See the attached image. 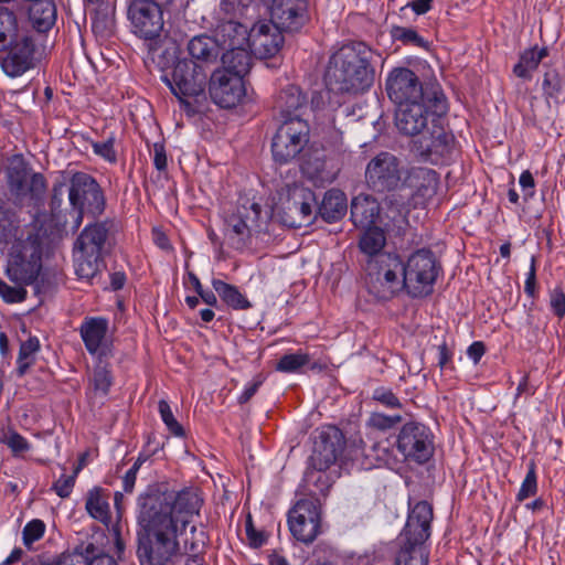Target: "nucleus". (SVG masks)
Masks as SVG:
<instances>
[{
  "mask_svg": "<svg viewBox=\"0 0 565 565\" xmlns=\"http://www.w3.org/2000/svg\"><path fill=\"white\" fill-rule=\"evenodd\" d=\"M203 500L194 488L149 490L138 498L140 526L138 557L141 565H173L188 556L185 565H205L206 536L192 524Z\"/></svg>",
  "mask_w": 565,
  "mask_h": 565,
  "instance_id": "nucleus-1",
  "label": "nucleus"
},
{
  "mask_svg": "<svg viewBox=\"0 0 565 565\" xmlns=\"http://www.w3.org/2000/svg\"><path fill=\"white\" fill-rule=\"evenodd\" d=\"M373 52L363 42L341 47L330 60L326 81L330 90L356 94L369 88L373 82L370 66Z\"/></svg>",
  "mask_w": 565,
  "mask_h": 565,
  "instance_id": "nucleus-2",
  "label": "nucleus"
},
{
  "mask_svg": "<svg viewBox=\"0 0 565 565\" xmlns=\"http://www.w3.org/2000/svg\"><path fill=\"white\" fill-rule=\"evenodd\" d=\"M433 508L419 501L409 510L406 524L398 536L399 548L395 556L396 565H428L426 540L430 536Z\"/></svg>",
  "mask_w": 565,
  "mask_h": 565,
  "instance_id": "nucleus-3",
  "label": "nucleus"
},
{
  "mask_svg": "<svg viewBox=\"0 0 565 565\" xmlns=\"http://www.w3.org/2000/svg\"><path fill=\"white\" fill-rule=\"evenodd\" d=\"M7 277L18 285H34L44 277V246L39 234L28 233L11 245L7 266Z\"/></svg>",
  "mask_w": 565,
  "mask_h": 565,
  "instance_id": "nucleus-4",
  "label": "nucleus"
},
{
  "mask_svg": "<svg viewBox=\"0 0 565 565\" xmlns=\"http://www.w3.org/2000/svg\"><path fill=\"white\" fill-rule=\"evenodd\" d=\"M403 259L396 253L370 258L365 266L364 287L375 300L387 301L405 290Z\"/></svg>",
  "mask_w": 565,
  "mask_h": 565,
  "instance_id": "nucleus-5",
  "label": "nucleus"
},
{
  "mask_svg": "<svg viewBox=\"0 0 565 565\" xmlns=\"http://www.w3.org/2000/svg\"><path fill=\"white\" fill-rule=\"evenodd\" d=\"M108 234V224L97 222L86 225L78 235L74 245V264L79 278L90 279L104 267Z\"/></svg>",
  "mask_w": 565,
  "mask_h": 565,
  "instance_id": "nucleus-6",
  "label": "nucleus"
},
{
  "mask_svg": "<svg viewBox=\"0 0 565 565\" xmlns=\"http://www.w3.org/2000/svg\"><path fill=\"white\" fill-rule=\"evenodd\" d=\"M447 110L444 94L435 96V99L411 103L399 106L396 110L397 129L412 137H419L430 128L443 121V115Z\"/></svg>",
  "mask_w": 565,
  "mask_h": 565,
  "instance_id": "nucleus-7",
  "label": "nucleus"
},
{
  "mask_svg": "<svg viewBox=\"0 0 565 565\" xmlns=\"http://www.w3.org/2000/svg\"><path fill=\"white\" fill-rule=\"evenodd\" d=\"M276 210L284 225L298 228L313 221L317 199L315 193L302 184H286L278 193Z\"/></svg>",
  "mask_w": 565,
  "mask_h": 565,
  "instance_id": "nucleus-8",
  "label": "nucleus"
},
{
  "mask_svg": "<svg viewBox=\"0 0 565 565\" xmlns=\"http://www.w3.org/2000/svg\"><path fill=\"white\" fill-rule=\"evenodd\" d=\"M439 271L440 265L430 249L415 250L406 262L403 260L405 290L413 298L430 295Z\"/></svg>",
  "mask_w": 565,
  "mask_h": 565,
  "instance_id": "nucleus-9",
  "label": "nucleus"
},
{
  "mask_svg": "<svg viewBox=\"0 0 565 565\" xmlns=\"http://www.w3.org/2000/svg\"><path fill=\"white\" fill-rule=\"evenodd\" d=\"M207 71L195 66L186 58L178 60L171 72L162 76L163 82L184 106L185 111L194 113L188 98L204 96L207 83Z\"/></svg>",
  "mask_w": 565,
  "mask_h": 565,
  "instance_id": "nucleus-10",
  "label": "nucleus"
},
{
  "mask_svg": "<svg viewBox=\"0 0 565 565\" xmlns=\"http://www.w3.org/2000/svg\"><path fill=\"white\" fill-rule=\"evenodd\" d=\"M68 201L77 215L75 227L83 223L84 215L97 217L105 210L106 200L98 182L88 173L76 172L72 175L68 189Z\"/></svg>",
  "mask_w": 565,
  "mask_h": 565,
  "instance_id": "nucleus-11",
  "label": "nucleus"
},
{
  "mask_svg": "<svg viewBox=\"0 0 565 565\" xmlns=\"http://www.w3.org/2000/svg\"><path fill=\"white\" fill-rule=\"evenodd\" d=\"M131 32L153 51L159 43L164 20L161 7L152 0H134L128 8Z\"/></svg>",
  "mask_w": 565,
  "mask_h": 565,
  "instance_id": "nucleus-12",
  "label": "nucleus"
},
{
  "mask_svg": "<svg viewBox=\"0 0 565 565\" xmlns=\"http://www.w3.org/2000/svg\"><path fill=\"white\" fill-rule=\"evenodd\" d=\"M386 92L397 108L411 103L431 100L436 95L443 94L436 88L425 87L418 76L407 67H397L390 72Z\"/></svg>",
  "mask_w": 565,
  "mask_h": 565,
  "instance_id": "nucleus-13",
  "label": "nucleus"
},
{
  "mask_svg": "<svg viewBox=\"0 0 565 565\" xmlns=\"http://www.w3.org/2000/svg\"><path fill=\"white\" fill-rule=\"evenodd\" d=\"M10 192L21 205L35 206L43 201L46 182L41 173H31L28 164L20 158L11 161L8 172Z\"/></svg>",
  "mask_w": 565,
  "mask_h": 565,
  "instance_id": "nucleus-14",
  "label": "nucleus"
},
{
  "mask_svg": "<svg viewBox=\"0 0 565 565\" xmlns=\"http://www.w3.org/2000/svg\"><path fill=\"white\" fill-rule=\"evenodd\" d=\"M309 125L298 115L285 119L277 129L271 143L275 161L287 163L295 159L309 142Z\"/></svg>",
  "mask_w": 565,
  "mask_h": 565,
  "instance_id": "nucleus-15",
  "label": "nucleus"
},
{
  "mask_svg": "<svg viewBox=\"0 0 565 565\" xmlns=\"http://www.w3.org/2000/svg\"><path fill=\"white\" fill-rule=\"evenodd\" d=\"M262 206L249 199H241L235 211L225 218V235L232 245L241 249L246 246L253 233L260 228Z\"/></svg>",
  "mask_w": 565,
  "mask_h": 565,
  "instance_id": "nucleus-16",
  "label": "nucleus"
},
{
  "mask_svg": "<svg viewBox=\"0 0 565 565\" xmlns=\"http://www.w3.org/2000/svg\"><path fill=\"white\" fill-rule=\"evenodd\" d=\"M455 137L447 131L443 121L419 136L413 142V151L420 160L431 164L446 163L455 152Z\"/></svg>",
  "mask_w": 565,
  "mask_h": 565,
  "instance_id": "nucleus-17",
  "label": "nucleus"
},
{
  "mask_svg": "<svg viewBox=\"0 0 565 565\" xmlns=\"http://www.w3.org/2000/svg\"><path fill=\"white\" fill-rule=\"evenodd\" d=\"M320 505L315 498L300 499L288 512V525L292 536L305 544L320 533Z\"/></svg>",
  "mask_w": 565,
  "mask_h": 565,
  "instance_id": "nucleus-18",
  "label": "nucleus"
},
{
  "mask_svg": "<svg viewBox=\"0 0 565 565\" xmlns=\"http://www.w3.org/2000/svg\"><path fill=\"white\" fill-rule=\"evenodd\" d=\"M396 445L404 460L417 463L426 462L434 451L429 429L418 423L405 424L397 436Z\"/></svg>",
  "mask_w": 565,
  "mask_h": 565,
  "instance_id": "nucleus-19",
  "label": "nucleus"
},
{
  "mask_svg": "<svg viewBox=\"0 0 565 565\" xmlns=\"http://www.w3.org/2000/svg\"><path fill=\"white\" fill-rule=\"evenodd\" d=\"M403 169L399 160L390 152H381L366 166L365 179L375 191H391L402 181Z\"/></svg>",
  "mask_w": 565,
  "mask_h": 565,
  "instance_id": "nucleus-20",
  "label": "nucleus"
},
{
  "mask_svg": "<svg viewBox=\"0 0 565 565\" xmlns=\"http://www.w3.org/2000/svg\"><path fill=\"white\" fill-rule=\"evenodd\" d=\"M209 93L212 100L223 108H232L246 95L244 81L230 72L215 70L210 77Z\"/></svg>",
  "mask_w": 565,
  "mask_h": 565,
  "instance_id": "nucleus-21",
  "label": "nucleus"
},
{
  "mask_svg": "<svg viewBox=\"0 0 565 565\" xmlns=\"http://www.w3.org/2000/svg\"><path fill=\"white\" fill-rule=\"evenodd\" d=\"M284 35L273 21H258L248 32L247 46L259 58L275 56L282 47Z\"/></svg>",
  "mask_w": 565,
  "mask_h": 565,
  "instance_id": "nucleus-22",
  "label": "nucleus"
},
{
  "mask_svg": "<svg viewBox=\"0 0 565 565\" xmlns=\"http://www.w3.org/2000/svg\"><path fill=\"white\" fill-rule=\"evenodd\" d=\"M78 332L87 352L102 360L110 351L108 319L103 317H85Z\"/></svg>",
  "mask_w": 565,
  "mask_h": 565,
  "instance_id": "nucleus-23",
  "label": "nucleus"
},
{
  "mask_svg": "<svg viewBox=\"0 0 565 565\" xmlns=\"http://www.w3.org/2000/svg\"><path fill=\"white\" fill-rule=\"evenodd\" d=\"M271 21L282 31H299L309 20L307 0H274Z\"/></svg>",
  "mask_w": 565,
  "mask_h": 565,
  "instance_id": "nucleus-24",
  "label": "nucleus"
},
{
  "mask_svg": "<svg viewBox=\"0 0 565 565\" xmlns=\"http://www.w3.org/2000/svg\"><path fill=\"white\" fill-rule=\"evenodd\" d=\"M3 51L6 54L0 57V65L8 76H22L33 66L34 45L30 36L20 38Z\"/></svg>",
  "mask_w": 565,
  "mask_h": 565,
  "instance_id": "nucleus-25",
  "label": "nucleus"
},
{
  "mask_svg": "<svg viewBox=\"0 0 565 565\" xmlns=\"http://www.w3.org/2000/svg\"><path fill=\"white\" fill-rule=\"evenodd\" d=\"M186 50L191 56V60L188 61L207 72L210 66L215 64L223 53L222 44L214 36L206 34L192 38L188 43Z\"/></svg>",
  "mask_w": 565,
  "mask_h": 565,
  "instance_id": "nucleus-26",
  "label": "nucleus"
},
{
  "mask_svg": "<svg viewBox=\"0 0 565 565\" xmlns=\"http://www.w3.org/2000/svg\"><path fill=\"white\" fill-rule=\"evenodd\" d=\"M438 174L428 168H412L406 172L404 184L414 189L416 203L424 204L433 199L438 188Z\"/></svg>",
  "mask_w": 565,
  "mask_h": 565,
  "instance_id": "nucleus-27",
  "label": "nucleus"
},
{
  "mask_svg": "<svg viewBox=\"0 0 565 565\" xmlns=\"http://www.w3.org/2000/svg\"><path fill=\"white\" fill-rule=\"evenodd\" d=\"M248 28L237 20L226 19L217 20L214 30V38L222 44L223 52L241 45H246L248 41Z\"/></svg>",
  "mask_w": 565,
  "mask_h": 565,
  "instance_id": "nucleus-28",
  "label": "nucleus"
},
{
  "mask_svg": "<svg viewBox=\"0 0 565 565\" xmlns=\"http://www.w3.org/2000/svg\"><path fill=\"white\" fill-rule=\"evenodd\" d=\"M363 459L361 467L364 469H372L376 467H388L393 468L399 460L397 459L393 444L388 439H383L363 449Z\"/></svg>",
  "mask_w": 565,
  "mask_h": 565,
  "instance_id": "nucleus-29",
  "label": "nucleus"
},
{
  "mask_svg": "<svg viewBox=\"0 0 565 565\" xmlns=\"http://www.w3.org/2000/svg\"><path fill=\"white\" fill-rule=\"evenodd\" d=\"M306 105L307 98L296 85H288L284 88L275 103V107L279 111L282 121L288 118H295L296 115L301 118L302 109L306 108Z\"/></svg>",
  "mask_w": 565,
  "mask_h": 565,
  "instance_id": "nucleus-30",
  "label": "nucleus"
},
{
  "mask_svg": "<svg viewBox=\"0 0 565 565\" xmlns=\"http://www.w3.org/2000/svg\"><path fill=\"white\" fill-rule=\"evenodd\" d=\"M380 216V205L371 195L359 194L351 202V220L358 227L373 225Z\"/></svg>",
  "mask_w": 565,
  "mask_h": 565,
  "instance_id": "nucleus-31",
  "label": "nucleus"
},
{
  "mask_svg": "<svg viewBox=\"0 0 565 565\" xmlns=\"http://www.w3.org/2000/svg\"><path fill=\"white\" fill-rule=\"evenodd\" d=\"M246 47L247 45H241L224 51L221 56L222 67L217 70L230 72L231 76H239L243 79L252 65V56Z\"/></svg>",
  "mask_w": 565,
  "mask_h": 565,
  "instance_id": "nucleus-32",
  "label": "nucleus"
},
{
  "mask_svg": "<svg viewBox=\"0 0 565 565\" xmlns=\"http://www.w3.org/2000/svg\"><path fill=\"white\" fill-rule=\"evenodd\" d=\"M347 210V195L337 189L329 190L318 206V213L328 223L341 220L345 215Z\"/></svg>",
  "mask_w": 565,
  "mask_h": 565,
  "instance_id": "nucleus-33",
  "label": "nucleus"
},
{
  "mask_svg": "<svg viewBox=\"0 0 565 565\" xmlns=\"http://www.w3.org/2000/svg\"><path fill=\"white\" fill-rule=\"evenodd\" d=\"M29 19L39 32L50 30L56 20V8L53 0H36L28 9Z\"/></svg>",
  "mask_w": 565,
  "mask_h": 565,
  "instance_id": "nucleus-34",
  "label": "nucleus"
},
{
  "mask_svg": "<svg viewBox=\"0 0 565 565\" xmlns=\"http://www.w3.org/2000/svg\"><path fill=\"white\" fill-rule=\"evenodd\" d=\"M29 36L28 33L19 26L13 11L6 7H0V52L8 45L19 41L20 38Z\"/></svg>",
  "mask_w": 565,
  "mask_h": 565,
  "instance_id": "nucleus-35",
  "label": "nucleus"
},
{
  "mask_svg": "<svg viewBox=\"0 0 565 565\" xmlns=\"http://www.w3.org/2000/svg\"><path fill=\"white\" fill-rule=\"evenodd\" d=\"M547 54L548 51L546 47H539L536 45L524 50L520 54L519 62L513 67L514 75L523 79H530L532 73L539 67L540 63Z\"/></svg>",
  "mask_w": 565,
  "mask_h": 565,
  "instance_id": "nucleus-36",
  "label": "nucleus"
},
{
  "mask_svg": "<svg viewBox=\"0 0 565 565\" xmlns=\"http://www.w3.org/2000/svg\"><path fill=\"white\" fill-rule=\"evenodd\" d=\"M365 231L362 233L359 247L361 252L370 258H375L377 255H384L383 248L386 244L385 232L377 226L364 227Z\"/></svg>",
  "mask_w": 565,
  "mask_h": 565,
  "instance_id": "nucleus-37",
  "label": "nucleus"
},
{
  "mask_svg": "<svg viewBox=\"0 0 565 565\" xmlns=\"http://www.w3.org/2000/svg\"><path fill=\"white\" fill-rule=\"evenodd\" d=\"M85 508L93 519L98 520L107 526L109 525L110 508L108 499L103 494L99 488H94L88 491Z\"/></svg>",
  "mask_w": 565,
  "mask_h": 565,
  "instance_id": "nucleus-38",
  "label": "nucleus"
},
{
  "mask_svg": "<svg viewBox=\"0 0 565 565\" xmlns=\"http://www.w3.org/2000/svg\"><path fill=\"white\" fill-rule=\"evenodd\" d=\"M212 287L221 299L235 310H244L250 307V302L234 285H230L221 279H212Z\"/></svg>",
  "mask_w": 565,
  "mask_h": 565,
  "instance_id": "nucleus-39",
  "label": "nucleus"
},
{
  "mask_svg": "<svg viewBox=\"0 0 565 565\" xmlns=\"http://www.w3.org/2000/svg\"><path fill=\"white\" fill-rule=\"evenodd\" d=\"M301 170L316 184L330 183L335 178V172L329 169V162L320 157H316L313 160H305Z\"/></svg>",
  "mask_w": 565,
  "mask_h": 565,
  "instance_id": "nucleus-40",
  "label": "nucleus"
},
{
  "mask_svg": "<svg viewBox=\"0 0 565 565\" xmlns=\"http://www.w3.org/2000/svg\"><path fill=\"white\" fill-rule=\"evenodd\" d=\"M40 350V341L36 337H30L20 345L17 359V370L19 375L25 374L31 365L35 363L38 352Z\"/></svg>",
  "mask_w": 565,
  "mask_h": 565,
  "instance_id": "nucleus-41",
  "label": "nucleus"
},
{
  "mask_svg": "<svg viewBox=\"0 0 565 565\" xmlns=\"http://www.w3.org/2000/svg\"><path fill=\"white\" fill-rule=\"evenodd\" d=\"M338 455L333 444L323 443L310 457L311 466L315 470L322 472L337 461Z\"/></svg>",
  "mask_w": 565,
  "mask_h": 565,
  "instance_id": "nucleus-42",
  "label": "nucleus"
},
{
  "mask_svg": "<svg viewBox=\"0 0 565 565\" xmlns=\"http://www.w3.org/2000/svg\"><path fill=\"white\" fill-rule=\"evenodd\" d=\"M310 362V355L302 351L282 355L276 364V371L281 373H299Z\"/></svg>",
  "mask_w": 565,
  "mask_h": 565,
  "instance_id": "nucleus-43",
  "label": "nucleus"
},
{
  "mask_svg": "<svg viewBox=\"0 0 565 565\" xmlns=\"http://www.w3.org/2000/svg\"><path fill=\"white\" fill-rule=\"evenodd\" d=\"M0 443L6 445L13 456H22L30 450L29 441L14 429L8 428L2 431Z\"/></svg>",
  "mask_w": 565,
  "mask_h": 565,
  "instance_id": "nucleus-44",
  "label": "nucleus"
},
{
  "mask_svg": "<svg viewBox=\"0 0 565 565\" xmlns=\"http://www.w3.org/2000/svg\"><path fill=\"white\" fill-rule=\"evenodd\" d=\"M537 491V476H536V467L534 461L529 463V470L524 480L521 483L519 492L516 494V500L519 502L524 501L525 499L534 495Z\"/></svg>",
  "mask_w": 565,
  "mask_h": 565,
  "instance_id": "nucleus-45",
  "label": "nucleus"
},
{
  "mask_svg": "<svg viewBox=\"0 0 565 565\" xmlns=\"http://www.w3.org/2000/svg\"><path fill=\"white\" fill-rule=\"evenodd\" d=\"M542 89L544 97L547 100L558 97L562 90V78L556 70L552 68L545 72L542 82Z\"/></svg>",
  "mask_w": 565,
  "mask_h": 565,
  "instance_id": "nucleus-46",
  "label": "nucleus"
},
{
  "mask_svg": "<svg viewBox=\"0 0 565 565\" xmlns=\"http://www.w3.org/2000/svg\"><path fill=\"white\" fill-rule=\"evenodd\" d=\"M247 0H221L217 11V20L234 19L237 20L244 12Z\"/></svg>",
  "mask_w": 565,
  "mask_h": 565,
  "instance_id": "nucleus-47",
  "label": "nucleus"
},
{
  "mask_svg": "<svg viewBox=\"0 0 565 565\" xmlns=\"http://www.w3.org/2000/svg\"><path fill=\"white\" fill-rule=\"evenodd\" d=\"M92 384L96 393L104 396L107 395L113 385L110 371L104 365L96 366L93 373Z\"/></svg>",
  "mask_w": 565,
  "mask_h": 565,
  "instance_id": "nucleus-48",
  "label": "nucleus"
},
{
  "mask_svg": "<svg viewBox=\"0 0 565 565\" xmlns=\"http://www.w3.org/2000/svg\"><path fill=\"white\" fill-rule=\"evenodd\" d=\"M26 285L10 286L4 280L0 279V297L7 303H18L26 299L28 291Z\"/></svg>",
  "mask_w": 565,
  "mask_h": 565,
  "instance_id": "nucleus-49",
  "label": "nucleus"
},
{
  "mask_svg": "<svg viewBox=\"0 0 565 565\" xmlns=\"http://www.w3.org/2000/svg\"><path fill=\"white\" fill-rule=\"evenodd\" d=\"M158 411L162 422L164 423L169 431L172 433L174 436H182L183 428L173 416L169 403L164 399H161L158 404Z\"/></svg>",
  "mask_w": 565,
  "mask_h": 565,
  "instance_id": "nucleus-50",
  "label": "nucleus"
},
{
  "mask_svg": "<svg viewBox=\"0 0 565 565\" xmlns=\"http://www.w3.org/2000/svg\"><path fill=\"white\" fill-rule=\"evenodd\" d=\"M392 36L404 44H412L418 47H424L426 45V41L417 33V31L411 28L395 26L392 30Z\"/></svg>",
  "mask_w": 565,
  "mask_h": 565,
  "instance_id": "nucleus-51",
  "label": "nucleus"
},
{
  "mask_svg": "<svg viewBox=\"0 0 565 565\" xmlns=\"http://www.w3.org/2000/svg\"><path fill=\"white\" fill-rule=\"evenodd\" d=\"M401 422V415H385L383 413L374 412L370 415L367 425L380 430H387L395 427Z\"/></svg>",
  "mask_w": 565,
  "mask_h": 565,
  "instance_id": "nucleus-52",
  "label": "nucleus"
},
{
  "mask_svg": "<svg viewBox=\"0 0 565 565\" xmlns=\"http://www.w3.org/2000/svg\"><path fill=\"white\" fill-rule=\"evenodd\" d=\"M45 532V524L43 521L39 519H34L28 522L23 529V543L25 546L31 547V545L39 541Z\"/></svg>",
  "mask_w": 565,
  "mask_h": 565,
  "instance_id": "nucleus-53",
  "label": "nucleus"
},
{
  "mask_svg": "<svg viewBox=\"0 0 565 565\" xmlns=\"http://www.w3.org/2000/svg\"><path fill=\"white\" fill-rule=\"evenodd\" d=\"M79 467L72 475L63 473L52 486V489L60 498H67L73 491Z\"/></svg>",
  "mask_w": 565,
  "mask_h": 565,
  "instance_id": "nucleus-54",
  "label": "nucleus"
},
{
  "mask_svg": "<svg viewBox=\"0 0 565 565\" xmlns=\"http://www.w3.org/2000/svg\"><path fill=\"white\" fill-rule=\"evenodd\" d=\"M372 398L382 406L397 409L402 407V403L392 390L386 387H377L373 391Z\"/></svg>",
  "mask_w": 565,
  "mask_h": 565,
  "instance_id": "nucleus-55",
  "label": "nucleus"
},
{
  "mask_svg": "<svg viewBox=\"0 0 565 565\" xmlns=\"http://www.w3.org/2000/svg\"><path fill=\"white\" fill-rule=\"evenodd\" d=\"M115 139L113 137L104 141L93 142L92 148L96 156L104 160L115 163L117 161V153L114 147Z\"/></svg>",
  "mask_w": 565,
  "mask_h": 565,
  "instance_id": "nucleus-56",
  "label": "nucleus"
},
{
  "mask_svg": "<svg viewBox=\"0 0 565 565\" xmlns=\"http://www.w3.org/2000/svg\"><path fill=\"white\" fill-rule=\"evenodd\" d=\"M114 21L108 14H95L92 20V30L95 34L103 38L108 36L113 32Z\"/></svg>",
  "mask_w": 565,
  "mask_h": 565,
  "instance_id": "nucleus-57",
  "label": "nucleus"
},
{
  "mask_svg": "<svg viewBox=\"0 0 565 565\" xmlns=\"http://www.w3.org/2000/svg\"><path fill=\"white\" fill-rule=\"evenodd\" d=\"M524 292L532 299H535L537 296L536 289V258L534 256L531 257L530 268L526 274V279L524 282Z\"/></svg>",
  "mask_w": 565,
  "mask_h": 565,
  "instance_id": "nucleus-58",
  "label": "nucleus"
},
{
  "mask_svg": "<svg viewBox=\"0 0 565 565\" xmlns=\"http://www.w3.org/2000/svg\"><path fill=\"white\" fill-rule=\"evenodd\" d=\"M550 305L553 312L558 317L563 318L565 315V294L556 287L550 294Z\"/></svg>",
  "mask_w": 565,
  "mask_h": 565,
  "instance_id": "nucleus-59",
  "label": "nucleus"
},
{
  "mask_svg": "<svg viewBox=\"0 0 565 565\" xmlns=\"http://www.w3.org/2000/svg\"><path fill=\"white\" fill-rule=\"evenodd\" d=\"M152 159L157 170L164 171L168 166L167 152L162 142H154L152 146Z\"/></svg>",
  "mask_w": 565,
  "mask_h": 565,
  "instance_id": "nucleus-60",
  "label": "nucleus"
},
{
  "mask_svg": "<svg viewBox=\"0 0 565 565\" xmlns=\"http://www.w3.org/2000/svg\"><path fill=\"white\" fill-rule=\"evenodd\" d=\"M519 183L524 192V200H529L534 196L535 182L530 171L525 170L521 173Z\"/></svg>",
  "mask_w": 565,
  "mask_h": 565,
  "instance_id": "nucleus-61",
  "label": "nucleus"
},
{
  "mask_svg": "<svg viewBox=\"0 0 565 565\" xmlns=\"http://www.w3.org/2000/svg\"><path fill=\"white\" fill-rule=\"evenodd\" d=\"M246 535L249 541V545L253 547H259L266 542L264 533L255 530L250 520H247L246 522Z\"/></svg>",
  "mask_w": 565,
  "mask_h": 565,
  "instance_id": "nucleus-62",
  "label": "nucleus"
},
{
  "mask_svg": "<svg viewBox=\"0 0 565 565\" xmlns=\"http://www.w3.org/2000/svg\"><path fill=\"white\" fill-rule=\"evenodd\" d=\"M262 385V380H253L248 383H246L243 392L238 396V403L245 404L247 403L258 391L259 386Z\"/></svg>",
  "mask_w": 565,
  "mask_h": 565,
  "instance_id": "nucleus-63",
  "label": "nucleus"
},
{
  "mask_svg": "<svg viewBox=\"0 0 565 565\" xmlns=\"http://www.w3.org/2000/svg\"><path fill=\"white\" fill-rule=\"evenodd\" d=\"M486 352L484 344L481 341H476L467 349V355L475 364L479 363Z\"/></svg>",
  "mask_w": 565,
  "mask_h": 565,
  "instance_id": "nucleus-64",
  "label": "nucleus"
}]
</instances>
